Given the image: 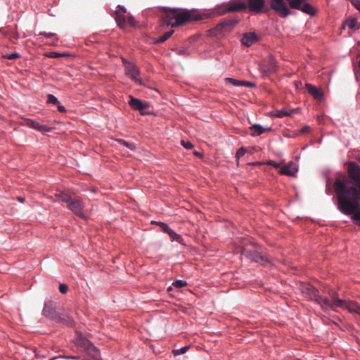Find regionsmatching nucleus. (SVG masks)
<instances>
[{"label":"nucleus","mask_w":360,"mask_h":360,"mask_svg":"<svg viewBox=\"0 0 360 360\" xmlns=\"http://www.w3.org/2000/svg\"><path fill=\"white\" fill-rule=\"evenodd\" d=\"M276 70V61L274 58H270L267 61V67L266 69L264 70L265 72L268 73L274 72Z\"/></svg>","instance_id":"22"},{"label":"nucleus","mask_w":360,"mask_h":360,"mask_svg":"<svg viewBox=\"0 0 360 360\" xmlns=\"http://www.w3.org/2000/svg\"><path fill=\"white\" fill-rule=\"evenodd\" d=\"M39 36H44L46 38H51V37H53L56 36V34L55 33H52V32H40L39 33Z\"/></svg>","instance_id":"36"},{"label":"nucleus","mask_w":360,"mask_h":360,"mask_svg":"<svg viewBox=\"0 0 360 360\" xmlns=\"http://www.w3.org/2000/svg\"><path fill=\"white\" fill-rule=\"evenodd\" d=\"M237 23L235 20H226L219 22L215 27L216 32H229Z\"/></svg>","instance_id":"13"},{"label":"nucleus","mask_w":360,"mask_h":360,"mask_svg":"<svg viewBox=\"0 0 360 360\" xmlns=\"http://www.w3.org/2000/svg\"><path fill=\"white\" fill-rule=\"evenodd\" d=\"M181 144L186 149H191L193 147V145L190 141L182 140Z\"/></svg>","instance_id":"35"},{"label":"nucleus","mask_w":360,"mask_h":360,"mask_svg":"<svg viewBox=\"0 0 360 360\" xmlns=\"http://www.w3.org/2000/svg\"><path fill=\"white\" fill-rule=\"evenodd\" d=\"M163 20L165 24L171 27H178L190 21H197L202 19L200 15L193 11L185 10L179 8H162Z\"/></svg>","instance_id":"3"},{"label":"nucleus","mask_w":360,"mask_h":360,"mask_svg":"<svg viewBox=\"0 0 360 360\" xmlns=\"http://www.w3.org/2000/svg\"><path fill=\"white\" fill-rule=\"evenodd\" d=\"M43 314L57 323H60L67 326H72L73 324V319L64 312H57L55 308L52 306L51 302L45 303L43 309Z\"/></svg>","instance_id":"6"},{"label":"nucleus","mask_w":360,"mask_h":360,"mask_svg":"<svg viewBox=\"0 0 360 360\" xmlns=\"http://www.w3.org/2000/svg\"><path fill=\"white\" fill-rule=\"evenodd\" d=\"M77 344L86 353L88 360H101L100 352L89 340L79 338Z\"/></svg>","instance_id":"7"},{"label":"nucleus","mask_w":360,"mask_h":360,"mask_svg":"<svg viewBox=\"0 0 360 360\" xmlns=\"http://www.w3.org/2000/svg\"><path fill=\"white\" fill-rule=\"evenodd\" d=\"M250 130L251 131V135L252 136H259L264 132L271 130L270 128H264L259 124H253L250 127Z\"/></svg>","instance_id":"19"},{"label":"nucleus","mask_w":360,"mask_h":360,"mask_svg":"<svg viewBox=\"0 0 360 360\" xmlns=\"http://www.w3.org/2000/svg\"><path fill=\"white\" fill-rule=\"evenodd\" d=\"M306 89L309 94L311 95L314 99L321 101L323 98V92L321 90L311 84H306Z\"/></svg>","instance_id":"16"},{"label":"nucleus","mask_w":360,"mask_h":360,"mask_svg":"<svg viewBox=\"0 0 360 360\" xmlns=\"http://www.w3.org/2000/svg\"><path fill=\"white\" fill-rule=\"evenodd\" d=\"M359 68H360V59H359Z\"/></svg>","instance_id":"47"},{"label":"nucleus","mask_w":360,"mask_h":360,"mask_svg":"<svg viewBox=\"0 0 360 360\" xmlns=\"http://www.w3.org/2000/svg\"><path fill=\"white\" fill-rule=\"evenodd\" d=\"M117 141L122 145L125 146L131 150H134L136 148V146L133 143H129L124 139H117Z\"/></svg>","instance_id":"26"},{"label":"nucleus","mask_w":360,"mask_h":360,"mask_svg":"<svg viewBox=\"0 0 360 360\" xmlns=\"http://www.w3.org/2000/svg\"><path fill=\"white\" fill-rule=\"evenodd\" d=\"M158 226H160V228L164 231V232L167 233L169 231L170 228L168 226V225L164 222H156Z\"/></svg>","instance_id":"34"},{"label":"nucleus","mask_w":360,"mask_h":360,"mask_svg":"<svg viewBox=\"0 0 360 360\" xmlns=\"http://www.w3.org/2000/svg\"><path fill=\"white\" fill-rule=\"evenodd\" d=\"M352 5L360 11V0H352Z\"/></svg>","instance_id":"40"},{"label":"nucleus","mask_w":360,"mask_h":360,"mask_svg":"<svg viewBox=\"0 0 360 360\" xmlns=\"http://www.w3.org/2000/svg\"><path fill=\"white\" fill-rule=\"evenodd\" d=\"M65 54H60V53H57V52H52V53H51L50 57H52V58H59V57L65 56Z\"/></svg>","instance_id":"42"},{"label":"nucleus","mask_w":360,"mask_h":360,"mask_svg":"<svg viewBox=\"0 0 360 360\" xmlns=\"http://www.w3.org/2000/svg\"><path fill=\"white\" fill-rule=\"evenodd\" d=\"M129 105L134 110H137L141 111V115H145L146 112H143V110L147 108H148L149 104L146 102H143L141 100L136 98L133 96H130V100L129 101Z\"/></svg>","instance_id":"12"},{"label":"nucleus","mask_w":360,"mask_h":360,"mask_svg":"<svg viewBox=\"0 0 360 360\" xmlns=\"http://www.w3.org/2000/svg\"><path fill=\"white\" fill-rule=\"evenodd\" d=\"M18 200L20 202H24V198H22V197H18Z\"/></svg>","instance_id":"46"},{"label":"nucleus","mask_w":360,"mask_h":360,"mask_svg":"<svg viewBox=\"0 0 360 360\" xmlns=\"http://www.w3.org/2000/svg\"><path fill=\"white\" fill-rule=\"evenodd\" d=\"M25 123L28 127L41 132L49 131L51 129V127L46 125H41L39 123L30 119L26 120Z\"/></svg>","instance_id":"17"},{"label":"nucleus","mask_w":360,"mask_h":360,"mask_svg":"<svg viewBox=\"0 0 360 360\" xmlns=\"http://www.w3.org/2000/svg\"><path fill=\"white\" fill-rule=\"evenodd\" d=\"M68 287L65 284H60L59 285V290L61 293L65 294L67 292Z\"/></svg>","instance_id":"39"},{"label":"nucleus","mask_w":360,"mask_h":360,"mask_svg":"<svg viewBox=\"0 0 360 360\" xmlns=\"http://www.w3.org/2000/svg\"><path fill=\"white\" fill-rule=\"evenodd\" d=\"M267 165L273 166L274 168H276V169H281V165L279 163H277V162H274L273 160H269L267 162Z\"/></svg>","instance_id":"38"},{"label":"nucleus","mask_w":360,"mask_h":360,"mask_svg":"<svg viewBox=\"0 0 360 360\" xmlns=\"http://www.w3.org/2000/svg\"><path fill=\"white\" fill-rule=\"evenodd\" d=\"M124 63L126 75L130 77V78L135 82L141 85L143 83L141 82V79L139 78L140 72L138 67L134 63L127 62L124 60Z\"/></svg>","instance_id":"10"},{"label":"nucleus","mask_w":360,"mask_h":360,"mask_svg":"<svg viewBox=\"0 0 360 360\" xmlns=\"http://www.w3.org/2000/svg\"><path fill=\"white\" fill-rule=\"evenodd\" d=\"M226 80L234 86H241V83L243 82V81L237 80L233 78H226Z\"/></svg>","instance_id":"31"},{"label":"nucleus","mask_w":360,"mask_h":360,"mask_svg":"<svg viewBox=\"0 0 360 360\" xmlns=\"http://www.w3.org/2000/svg\"><path fill=\"white\" fill-rule=\"evenodd\" d=\"M247 8L249 9L250 12H253L255 13H261L265 6L264 0H248L247 3Z\"/></svg>","instance_id":"11"},{"label":"nucleus","mask_w":360,"mask_h":360,"mask_svg":"<svg viewBox=\"0 0 360 360\" xmlns=\"http://www.w3.org/2000/svg\"><path fill=\"white\" fill-rule=\"evenodd\" d=\"M190 348V346H185V347H183L180 349H174L172 351V353L174 356H178V355H180V354H185L188 350V349Z\"/></svg>","instance_id":"25"},{"label":"nucleus","mask_w":360,"mask_h":360,"mask_svg":"<svg viewBox=\"0 0 360 360\" xmlns=\"http://www.w3.org/2000/svg\"><path fill=\"white\" fill-rule=\"evenodd\" d=\"M309 130V127L306 126V127H303V128L302 129V133H306V132H307Z\"/></svg>","instance_id":"45"},{"label":"nucleus","mask_w":360,"mask_h":360,"mask_svg":"<svg viewBox=\"0 0 360 360\" xmlns=\"http://www.w3.org/2000/svg\"><path fill=\"white\" fill-rule=\"evenodd\" d=\"M68 208L75 214L82 219H86L87 217L84 213V205L81 198L73 194L70 200L67 202Z\"/></svg>","instance_id":"8"},{"label":"nucleus","mask_w":360,"mask_h":360,"mask_svg":"<svg viewBox=\"0 0 360 360\" xmlns=\"http://www.w3.org/2000/svg\"><path fill=\"white\" fill-rule=\"evenodd\" d=\"M295 110H292L290 111H288L285 109L276 110L275 112V115L278 117H283L285 116H291L294 112Z\"/></svg>","instance_id":"23"},{"label":"nucleus","mask_w":360,"mask_h":360,"mask_svg":"<svg viewBox=\"0 0 360 360\" xmlns=\"http://www.w3.org/2000/svg\"><path fill=\"white\" fill-rule=\"evenodd\" d=\"M356 20L355 19H348L346 22V24L348 26V27H349L350 29H353L355 27V25H356Z\"/></svg>","instance_id":"32"},{"label":"nucleus","mask_w":360,"mask_h":360,"mask_svg":"<svg viewBox=\"0 0 360 360\" xmlns=\"http://www.w3.org/2000/svg\"><path fill=\"white\" fill-rule=\"evenodd\" d=\"M291 8L297 9L309 15H314L316 9L307 2V0H287ZM271 8L280 16L286 17L290 14L289 8L284 0H271Z\"/></svg>","instance_id":"4"},{"label":"nucleus","mask_w":360,"mask_h":360,"mask_svg":"<svg viewBox=\"0 0 360 360\" xmlns=\"http://www.w3.org/2000/svg\"><path fill=\"white\" fill-rule=\"evenodd\" d=\"M4 57L9 60H14L19 58L20 56L17 53H13L11 54L4 55Z\"/></svg>","instance_id":"33"},{"label":"nucleus","mask_w":360,"mask_h":360,"mask_svg":"<svg viewBox=\"0 0 360 360\" xmlns=\"http://www.w3.org/2000/svg\"><path fill=\"white\" fill-rule=\"evenodd\" d=\"M257 36L256 34L252 32L245 33L243 34L241 42L246 46H250L255 42L257 41Z\"/></svg>","instance_id":"18"},{"label":"nucleus","mask_w":360,"mask_h":360,"mask_svg":"<svg viewBox=\"0 0 360 360\" xmlns=\"http://www.w3.org/2000/svg\"><path fill=\"white\" fill-rule=\"evenodd\" d=\"M173 32V30H170L169 32H165L164 34H162L158 38V39L157 40V43H162L165 41L172 36Z\"/></svg>","instance_id":"24"},{"label":"nucleus","mask_w":360,"mask_h":360,"mask_svg":"<svg viewBox=\"0 0 360 360\" xmlns=\"http://www.w3.org/2000/svg\"><path fill=\"white\" fill-rule=\"evenodd\" d=\"M297 165L291 161L288 164L281 166L280 173L287 176H293L297 172Z\"/></svg>","instance_id":"15"},{"label":"nucleus","mask_w":360,"mask_h":360,"mask_svg":"<svg viewBox=\"0 0 360 360\" xmlns=\"http://www.w3.org/2000/svg\"><path fill=\"white\" fill-rule=\"evenodd\" d=\"M186 285H187V283L182 280H177L173 283V285L177 288H183V287L186 286Z\"/></svg>","instance_id":"30"},{"label":"nucleus","mask_w":360,"mask_h":360,"mask_svg":"<svg viewBox=\"0 0 360 360\" xmlns=\"http://www.w3.org/2000/svg\"><path fill=\"white\" fill-rule=\"evenodd\" d=\"M241 86H245L247 87H252V86H255V84L250 82L243 81V82L241 83Z\"/></svg>","instance_id":"41"},{"label":"nucleus","mask_w":360,"mask_h":360,"mask_svg":"<svg viewBox=\"0 0 360 360\" xmlns=\"http://www.w3.org/2000/svg\"><path fill=\"white\" fill-rule=\"evenodd\" d=\"M334 186L338 210L345 214H353L352 219L358 221L356 224L360 226V195L358 190L354 186H347L345 183L340 179L335 181Z\"/></svg>","instance_id":"1"},{"label":"nucleus","mask_w":360,"mask_h":360,"mask_svg":"<svg viewBox=\"0 0 360 360\" xmlns=\"http://www.w3.org/2000/svg\"><path fill=\"white\" fill-rule=\"evenodd\" d=\"M306 290L309 291V299L314 300L319 304L323 310L332 309L336 308L346 309L351 313H355L360 315V305L354 301H345L339 299L338 293L334 290H329L328 295L330 298L321 297L319 295L316 288L311 285H307Z\"/></svg>","instance_id":"2"},{"label":"nucleus","mask_w":360,"mask_h":360,"mask_svg":"<svg viewBox=\"0 0 360 360\" xmlns=\"http://www.w3.org/2000/svg\"><path fill=\"white\" fill-rule=\"evenodd\" d=\"M58 110L59 112H65L66 111L65 108L64 106L63 105H60V104H58Z\"/></svg>","instance_id":"43"},{"label":"nucleus","mask_w":360,"mask_h":360,"mask_svg":"<svg viewBox=\"0 0 360 360\" xmlns=\"http://www.w3.org/2000/svg\"><path fill=\"white\" fill-rule=\"evenodd\" d=\"M358 160H359V162H360V157L359 158Z\"/></svg>","instance_id":"48"},{"label":"nucleus","mask_w":360,"mask_h":360,"mask_svg":"<svg viewBox=\"0 0 360 360\" xmlns=\"http://www.w3.org/2000/svg\"><path fill=\"white\" fill-rule=\"evenodd\" d=\"M247 241H248V239L246 238H244L242 241V255L247 257L251 261L260 263L264 266L270 264L269 258L266 255H262V252L259 251V246L257 244L251 243L250 245H246Z\"/></svg>","instance_id":"5"},{"label":"nucleus","mask_w":360,"mask_h":360,"mask_svg":"<svg viewBox=\"0 0 360 360\" xmlns=\"http://www.w3.org/2000/svg\"><path fill=\"white\" fill-rule=\"evenodd\" d=\"M72 195L73 194H71L68 191H59L55 193V197L57 198V200H61L67 203L68 201L70 200V198Z\"/></svg>","instance_id":"20"},{"label":"nucleus","mask_w":360,"mask_h":360,"mask_svg":"<svg viewBox=\"0 0 360 360\" xmlns=\"http://www.w3.org/2000/svg\"><path fill=\"white\" fill-rule=\"evenodd\" d=\"M47 103H53L54 105L59 104V101L57 99V98L56 96H54L53 95H52V94H48V96H47Z\"/></svg>","instance_id":"28"},{"label":"nucleus","mask_w":360,"mask_h":360,"mask_svg":"<svg viewBox=\"0 0 360 360\" xmlns=\"http://www.w3.org/2000/svg\"><path fill=\"white\" fill-rule=\"evenodd\" d=\"M348 174L351 179L355 183L359 195H360V167L354 162H350L348 165Z\"/></svg>","instance_id":"9"},{"label":"nucleus","mask_w":360,"mask_h":360,"mask_svg":"<svg viewBox=\"0 0 360 360\" xmlns=\"http://www.w3.org/2000/svg\"><path fill=\"white\" fill-rule=\"evenodd\" d=\"M126 22L132 27H134L136 25V20L130 14H128L126 16Z\"/></svg>","instance_id":"29"},{"label":"nucleus","mask_w":360,"mask_h":360,"mask_svg":"<svg viewBox=\"0 0 360 360\" xmlns=\"http://www.w3.org/2000/svg\"><path fill=\"white\" fill-rule=\"evenodd\" d=\"M115 20L117 25L120 28H124L127 24L126 22V16L122 14H120L117 11L115 12Z\"/></svg>","instance_id":"21"},{"label":"nucleus","mask_w":360,"mask_h":360,"mask_svg":"<svg viewBox=\"0 0 360 360\" xmlns=\"http://www.w3.org/2000/svg\"><path fill=\"white\" fill-rule=\"evenodd\" d=\"M246 153V150L244 148H240L236 153V157L239 158L240 157L243 156Z\"/></svg>","instance_id":"37"},{"label":"nucleus","mask_w":360,"mask_h":360,"mask_svg":"<svg viewBox=\"0 0 360 360\" xmlns=\"http://www.w3.org/2000/svg\"><path fill=\"white\" fill-rule=\"evenodd\" d=\"M119 9L124 13L127 12V9L122 6H118Z\"/></svg>","instance_id":"44"},{"label":"nucleus","mask_w":360,"mask_h":360,"mask_svg":"<svg viewBox=\"0 0 360 360\" xmlns=\"http://www.w3.org/2000/svg\"><path fill=\"white\" fill-rule=\"evenodd\" d=\"M167 233H168V235L170 236V238L172 240H175L179 241V240L181 238V236L179 234L175 233L171 229L169 230V231L167 232Z\"/></svg>","instance_id":"27"},{"label":"nucleus","mask_w":360,"mask_h":360,"mask_svg":"<svg viewBox=\"0 0 360 360\" xmlns=\"http://www.w3.org/2000/svg\"><path fill=\"white\" fill-rule=\"evenodd\" d=\"M247 8V4L245 2L240 1H233L229 2L226 7V12H235V11H240Z\"/></svg>","instance_id":"14"}]
</instances>
